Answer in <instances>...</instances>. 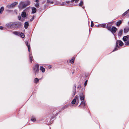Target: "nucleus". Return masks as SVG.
Listing matches in <instances>:
<instances>
[{"label":"nucleus","instance_id":"obj_47","mask_svg":"<svg viewBox=\"0 0 129 129\" xmlns=\"http://www.w3.org/2000/svg\"><path fill=\"white\" fill-rule=\"evenodd\" d=\"M51 68V67H49V68Z\"/></svg>","mask_w":129,"mask_h":129},{"label":"nucleus","instance_id":"obj_23","mask_svg":"<svg viewBox=\"0 0 129 129\" xmlns=\"http://www.w3.org/2000/svg\"><path fill=\"white\" fill-rule=\"evenodd\" d=\"M34 81L35 83H37L39 82V79L37 78H36L34 80Z\"/></svg>","mask_w":129,"mask_h":129},{"label":"nucleus","instance_id":"obj_16","mask_svg":"<svg viewBox=\"0 0 129 129\" xmlns=\"http://www.w3.org/2000/svg\"><path fill=\"white\" fill-rule=\"evenodd\" d=\"M26 16V14L25 12H22L21 14V16L22 17H25Z\"/></svg>","mask_w":129,"mask_h":129},{"label":"nucleus","instance_id":"obj_14","mask_svg":"<svg viewBox=\"0 0 129 129\" xmlns=\"http://www.w3.org/2000/svg\"><path fill=\"white\" fill-rule=\"evenodd\" d=\"M36 11V9L35 8H32V13H35Z\"/></svg>","mask_w":129,"mask_h":129},{"label":"nucleus","instance_id":"obj_30","mask_svg":"<svg viewBox=\"0 0 129 129\" xmlns=\"http://www.w3.org/2000/svg\"><path fill=\"white\" fill-rule=\"evenodd\" d=\"M79 0H72L71 1V2L72 3L74 2V1L75 2L77 3L79 1Z\"/></svg>","mask_w":129,"mask_h":129},{"label":"nucleus","instance_id":"obj_20","mask_svg":"<svg viewBox=\"0 0 129 129\" xmlns=\"http://www.w3.org/2000/svg\"><path fill=\"white\" fill-rule=\"evenodd\" d=\"M19 36L22 38H24L25 37L24 34L22 33H20Z\"/></svg>","mask_w":129,"mask_h":129},{"label":"nucleus","instance_id":"obj_21","mask_svg":"<svg viewBox=\"0 0 129 129\" xmlns=\"http://www.w3.org/2000/svg\"><path fill=\"white\" fill-rule=\"evenodd\" d=\"M12 23H10L7 24H6V26L8 27H10L12 26Z\"/></svg>","mask_w":129,"mask_h":129},{"label":"nucleus","instance_id":"obj_26","mask_svg":"<svg viewBox=\"0 0 129 129\" xmlns=\"http://www.w3.org/2000/svg\"><path fill=\"white\" fill-rule=\"evenodd\" d=\"M123 30H120L119 32L118 35L119 36H121L122 35Z\"/></svg>","mask_w":129,"mask_h":129},{"label":"nucleus","instance_id":"obj_22","mask_svg":"<svg viewBox=\"0 0 129 129\" xmlns=\"http://www.w3.org/2000/svg\"><path fill=\"white\" fill-rule=\"evenodd\" d=\"M61 5H67L68 6H70L71 5H67L66 3L65 2H63L60 4Z\"/></svg>","mask_w":129,"mask_h":129},{"label":"nucleus","instance_id":"obj_33","mask_svg":"<svg viewBox=\"0 0 129 129\" xmlns=\"http://www.w3.org/2000/svg\"><path fill=\"white\" fill-rule=\"evenodd\" d=\"M83 2L82 1L80 2V3L79 4V6H82L83 5Z\"/></svg>","mask_w":129,"mask_h":129},{"label":"nucleus","instance_id":"obj_29","mask_svg":"<svg viewBox=\"0 0 129 129\" xmlns=\"http://www.w3.org/2000/svg\"><path fill=\"white\" fill-rule=\"evenodd\" d=\"M83 105L84 106H85V103L84 102V101H82V102H81V105Z\"/></svg>","mask_w":129,"mask_h":129},{"label":"nucleus","instance_id":"obj_18","mask_svg":"<svg viewBox=\"0 0 129 129\" xmlns=\"http://www.w3.org/2000/svg\"><path fill=\"white\" fill-rule=\"evenodd\" d=\"M4 10V8L3 7H2L0 9V13L2 14V13L3 12Z\"/></svg>","mask_w":129,"mask_h":129},{"label":"nucleus","instance_id":"obj_42","mask_svg":"<svg viewBox=\"0 0 129 129\" xmlns=\"http://www.w3.org/2000/svg\"><path fill=\"white\" fill-rule=\"evenodd\" d=\"M21 19V17L20 16L19 17V16L18 17V19L19 20H20Z\"/></svg>","mask_w":129,"mask_h":129},{"label":"nucleus","instance_id":"obj_6","mask_svg":"<svg viewBox=\"0 0 129 129\" xmlns=\"http://www.w3.org/2000/svg\"><path fill=\"white\" fill-rule=\"evenodd\" d=\"M117 30V28L114 26H112L110 30V31L112 33H115Z\"/></svg>","mask_w":129,"mask_h":129},{"label":"nucleus","instance_id":"obj_7","mask_svg":"<svg viewBox=\"0 0 129 129\" xmlns=\"http://www.w3.org/2000/svg\"><path fill=\"white\" fill-rule=\"evenodd\" d=\"M123 40L125 42V43L127 44L126 42H128L129 41H127V40H129V36H127L124 37L123 38Z\"/></svg>","mask_w":129,"mask_h":129},{"label":"nucleus","instance_id":"obj_44","mask_svg":"<svg viewBox=\"0 0 129 129\" xmlns=\"http://www.w3.org/2000/svg\"><path fill=\"white\" fill-rule=\"evenodd\" d=\"M80 87H81V86H80V85H79L78 86V88H80Z\"/></svg>","mask_w":129,"mask_h":129},{"label":"nucleus","instance_id":"obj_34","mask_svg":"<svg viewBox=\"0 0 129 129\" xmlns=\"http://www.w3.org/2000/svg\"><path fill=\"white\" fill-rule=\"evenodd\" d=\"M35 6L37 8H38L39 6V4L38 3H37L35 4Z\"/></svg>","mask_w":129,"mask_h":129},{"label":"nucleus","instance_id":"obj_49","mask_svg":"<svg viewBox=\"0 0 129 129\" xmlns=\"http://www.w3.org/2000/svg\"><path fill=\"white\" fill-rule=\"evenodd\" d=\"M128 24H129V22H128Z\"/></svg>","mask_w":129,"mask_h":129},{"label":"nucleus","instance_id":"obj_31","mask_svg":"<svg viewBox=\"0 0 129 129\" xmlns=\"http://www.w3.org/2000/svg\"><path fill=\"white\" fill-rule=\"evenodd\" d=\"M74 62V59H72L70 60V63L73 64Z\"/></svg>","mask_w":129,"mask_h":129},{"label":"nucleus","instance_id":"obj_45","mask_svg":"<svg viewBox=\"0 0 129 129\" xmlns=\"http://www.w3.org/2000/svg\"><path fill=\"white\" fill-rule=\"evenodd\" d=\"M34 18H32L30 19V20L31 21H32L33 20Z\"/></svg>","mask_w":129,"mask_h":129},{"label":"nucleus","instance_id":"obj_24","mask_svg":"<svg viewBox=\"0 0 129 129\" xmlns=\"http://www.w3.org/2000/svg\"><path fill=\"white\" fill-rule=\"evenodd\" d=\"M47 2L48 3L52 4L53 3V2L51 0H47Z\"/></svg>","mask_w":129,"mask_h":129},{"label":"nucleus","instance_id":"obj_15","mask_svg":"<svg viewBox=\"0 0 129 129\" xmlns=\"http://www.w3.org/2000/svg\"><path fill=\"white\" fill-rule=\"evenodd\" d=\"M40 70H41L42 72L43 73L45 71V69L41 66L40 67Z\"/></svg>","mask_w":129,"mask_h":129},{"label":"nucleus","instance_id":"obj_41","mask_svg":"<svg viewBox=\"0 0 129 129\" xmlns=\"http://www.w3.org/2000/svg\"><path fill=\"white\" fill-rule=\"evenodd\" d=\"M18 24L20 25L21 24V23L20 22H18Z\"/></svg>","mask_w":129,"mask_h":129},{"label":"nucleus","instance_id":"obj_43","mask_svg":"<svg viewBox=\"0 0 129 129\" xmlns=\"http://www.w3.org/2000/svg\"><path fill=\"white\" fill-rule=\"evenodd\" d=\"M39 0H36V2L37 3H38L39 2Z\"/></svg>","mask_w":129,"mask_h":129},{"label":"nucleus","instance_id":"obj_11","mask_svg":"<svg viewBox=\"0 0 129 129\" xmlns=\"http://www.w3.org/2000/svg\"><path fill=\"white\" fill-rule=\"evenodd\" d=\"M122 23V20H120L116 23V25L117 26H119Z\"/></svg>","mask_w":129,"mask_h":129},{"label":"nucleus","instance_id":"obj_2","mask_svg":"<svg viewBox=\"0 0 129 129\" xmlns=\"http://www.w3.org/2000/svg\"><path fill=\"white\" fill-rule=\"evenodd\" d=\"M118 43L119 44V45L120 46H122L123 45V43L121 41H117L116 43V47L113 51V52L117 50V48L118 47Z\"/></svg>","mask_w":129,"mask_h":129},{"label":"nucleus","instance_id":"obj_39","mask_svg":"<svg viewBox=\"0 0 129 129\" xmlns=\"http://www.w3.org/2000/svg\"><path fill=\"white\" fill-rule=\"evenodd\" d=\"M3 27L1 26H0V29H3Z\"/></svg>","mask_w":129,"mask_h":129},{"label":"nucleus","instance_id":"obj_1","mask_svg":"<svg viewBox=\"0 0 129 129\" xmlns=\"http://www.w3.org/2000/svg\"><path fill=\"white\" fill-rule=\"evenodd\" d=\"M26 7V5L24 2H21L19 3L18 7L20 10L24 9Z\"/></svg>","mask_w":129,"mask_h":129},{"label":"nucleus","instance_id":"obj_19","mask_svg":"<svg viewBox=\"0 0 129 129\" xmlns=\"http://www.w3.org/2000/svg\"><path fill=\"white\" fill-rule=\"evenodd\" d=\"M13 33L16 35L19 36L20 33L17 31H15L13 32Z\"/></svg>","mask_w":129,"mask_h":129},{"label":"nucleus","instance_id":"obj_36","mask_svg":"<svg viewBox=\"0 0 129 129\" xmlns=\"http://www.w3.org/2000/svg\"><path fill=\"white\" fill-rule=\"evenodd\" d=\"M94 25V24L92 21H91V27H92Z\"/></svg>","mask_w":129,"mask_h":129},{"label":"nucleus","instance_id":"obj_8","mask_svg":"<svg viewBox=\"0 0 129 129\" xmlns=\"http://www.w3.org/2000/svg\"><path fill=\"white\" fill-rule=\"evenodd\" d=\"M129 30V28L128 27H125L124 29V32L125 33H127Z\"/></svg>","mask_w":129,"mask_h":129},{"label":"nucleus","instance_id":"obj_25","mask_svg":"<svg viewBox=\"0 0 129 129\" xmlns=\"http://www.w3.org/2000/svg\"><path fill=\"white\" fill-rule=\"evenodd\" d=\"M26 44L28 47V50L29 51V49H30V45H28V42H25Z\"/></svg>","mask_w":129,"mask_h":129},{"label":"nucleus","instance_id":"obj_12","mask_svg":"<svg viewBox=\"0 0 129 129\" xmlns=\"http://www.w3.org/2000/svg\"><path fill=\"white\" fill-rule=\"evenodd\" d=\"M106 24H103L100 25H98V26L99 27L105 28L106 27Z\"/></svg>","mask_w":129,"mask_h":129},{"label":"nucleus","instance_id":"obj_3","mask_svg":"<svg viewBox=\"0 0 129 129\" xmlns=\"http://www.w3.org/2000/svg\"><path fill=\"white\" fill-rule=\"evenodd\" d=\"M18 3L16 2H15L11 4H9L6 6V7L10 9L11 8H13L15 6L17 5Z\"/></svg>","mask_w":129,"mask_h":129},{"label":"nucleus","instance_id":"obj_13","mask_svg":"<svg viewBox=\"0 0 129 129\" xmlns=\"http://www.w3.org/2000/svg\"><path fill=\"white\" fill-rule=\"evenodd\" d=\"M111 25L109 24H108L107 25L106 28L109 30H110L111 28Z\"/></svg>","mask_w":129,"mask_h":129},{"label":"nucleus","instance_id":"obj_48","mask_svg":"<svg viewBox=\"0 0 129 129\" xmlns=\"http://www.w3.org/2000/svg\"><path fill=\"white\" fill-rule=\"evenodd\" d=\"M33 18H34V16H33Z\"/></svg>","mask_w":129,"mask_h":129},{"label":"nucleus","instance_id":"obj_4","mask_svg":"<svg viewBox=\"0 0 129 129\" xmlns=\"http://www.w3.org/2000/svg\"><path fill=\"white\" fill-rule=\"evenodd\" d=\"M39 67V65L38 64L36 65L34 67L33 70L36 74L38 72Z\"/></svg>","mask_w":129,"mask_h":129},{"label":"nucleus","instance_id":"obj_37","mask_svg":"<svg viewBox=\"0 0 129 129\" xmlns=\"http://www.w3.org/2000/svg\"><path fill=\"white\" fill-rule=\"evenodd\" d=\"M65 2L66 4L67 3V5H69L68 4H69L70 2L69 1H67Z\"/></svg>","mask_w":129,"mask_h":129},{"label":"nucleus","instance_id":"obj_28","mask_svg":"<svg viewBox=\"0 0 129 129\" xmlns=\"http://www.w3.org/2000/svg\"><path fill=\"white\" fill-rule=\"evenodd\" d=\"M129 12V9L126 11L123 14V16L125 15Z\"/></svg>","mask_w":129,"mask_h":129},{"label":"nucleus","instance_id":"obj_38","mask_svg":"<svg viewBox=\"0 0 129 129\" xmlns=\"http://www.w3.org/2000/svg\"><path fill=\"white\" fill-rule=\"evenodd\" d=\"M74 86H75V87H76V85H74ZM74 91V96L75 95V93L76 91H75V89Z\"/></svg>","mask_w":129,"mask_h":129},{"label":"nucleus","instance_id":"obj_17","mask_svg":"<svg viewBox=\"0 0 129 129\" xmlns=\"http://www.w3.org/2000/svg\"><path fill=\"white\" fill-rule=\"evenodd\" d=\"M25 5H26V6H27L29 5L30 4V2L29 1H27L25 2H24Z\"/></svg>","mask_w":129,"mask_h":129},{"label":"nucleus","instance_id":"obj_9","mask_svg":"<svg viewBox=\"0 0 129 129\" xmlns=\"http://www.w3.org/2000/svg\"><path fill=\"white\" fill-rule=\"evenodd\" d=\"M84 98L83 95L82 94L80 95V99L82 101H84Z\"/></svg>","mask_w":129,"mask_h":129},{"label":"nucleus","instance_id":"obj_46","mask_svg":"<svg viewBox=\"0 0 129 129\" xmlns=\"http://www.w3.org/2000/svg\"><path fill=\"white\" fill-rule=\"evenodd\" d=\"M71 5V6H71V5H72V6H73V5Z\"/></svg>","mask_w":129,"mask_h":129},{"label":"nucleus","instance_id":"obj_5","mask_svg":"<svg viewBox=\"0 0 129 129\" xmlns=\"http://www.w3.org/2000/svg\"><path fill=\"white\" fill-rule=\"evenodd\" d=\"M78 96L76 95L74 98V99L73 100L72 102V103L73 104H74L76 102V103L77 104L79 102V99H78Z\"/></svg>","mask_w":129,"mask_h":129},{"label":"nucleus","instance_id":"obj_35","mask_svg":"<svg viewBox=\"0 0 129 129\" xmlns=\"http://www.w3.org/2000/svg\"><path fill=\"white\" fill-rule=\"evenodd\" d=\"M87 80H86L85 82L84 83V86H85L87 84Z\"/></svg>","mask_w":129,"mask_h":129},{"label":"nucleus","instance_id":"obj_40","mask_svg":"<svg viewBox=\"0 0 129 129\" xmlns=\"http://www.w3.org/2000/svg\"><path fill=\"white\" fill-rule=\"evenodd\" d=\"M126 43L127 44V45H129V41H128V42H126Z\"/></svg>","mask_w":129,"mask_h":129},{"label":"nucleus","instance_id":"obj_27","mask_svg":"<svg viewBox=\"0 0 129 129\" xmlns=\"http://www.w3.org/2000/svg\"><path fill=\"white\" fill-rule=\"evenodd\" d=\"M31 120L32 121L34 122L36 121V119L34 117L32 116L31 117Z\"/></svg>","mask_w":129,"mask_h":129},{"label":"nucleus","instance_id":"obj_10","mask_svg":"<svg viewBox=\"0 0 129 129\" xmlns=\"http://www.w3.org/2000/svg\"><path fill=\"white\" fill-rule=\"evenodd\" d=\"M24 27L25 29H26L28 26V23L26 22L25 23L24 25Z\"/></svg>","mask_w":129,"mask_h":129},{"label":"nucleus","instance_id":"obj_32","mask_svg":"<svg viewBox=\"0 0 129 129\" xmlns=\"http://www.w3.org/2000/svg\"><path fill=\"white\" fill-rule=\"evenodd\" d=\"M29 60H30V62H31L33 60H32V57L31 56H30V55L29 56Z\"/></svg>","mask_w":129,"mask_h":129}]
</instances>
